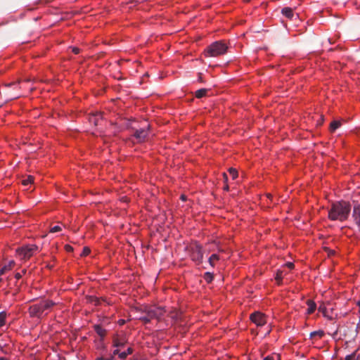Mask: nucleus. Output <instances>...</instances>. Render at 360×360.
I'll list each match as a JSON object with an SVG mask.
<instances>
[{
    "instance_id": "f257e3e1",
    "label": "nucleus",
    "mask_w": 360,
    "mask_h": 360,
    "mask_svg": "<svg viewBox=\"0 0 360 360\" xmlns=\"http://www.w3.org/2000/svg\"><path fill=\"white\" fill-rule=\"evenodd\" d=\"M351 212V205L349 202L340 201L332 205L328 211V218L332 221H345Z\"/></svg>"
},
{
    "instance_id": "f03ea898",
    "label": "nucleus",
    "mask_w": 360,
    "mask_h": 360,
    "mask_svg": "<svg viewBox=\"0 0 360 360\" xmlns=\"http://www.w3.org/2000/svg\"><path fill=\"white\" fill-rule=\"evenodd\" d=\"M54 305L55 302L51 300H41L39 302L30 307V315L32 317H37L40 319L44 316V314L46 311L49 310Z\"/></svg>"
},
{
    "instance_id": "7ed1b4c3",
    "label": "nucleus",
    "mask_w": 360,
    "mask_h": 360,
    "mask_svg": "<svg viewBox=\"0 0 360 360\" xmlns=\"http://www.w3.org/2000/svg\"><path fill=\"white\" fill-rule=\"evenodd\" d=\"M228 50L227 45L223 41L213 42L204 51L205 57H218L224 55Z\"/></svg>"
},
{
    "instance_id": "20e7f679",
    "label": "nucleus",
    "mask_w": 360,
    "mask_h": 360,
    "mask_svg": "<svg viewBox=\"0 0 360 360\" xmlns=\"http://www.w3.org/2000/svg\"><path fill=\"white\" fill-rule=\"evenodd\" d=\"M187 248L191 259L198 264L202 263L203 259L202 246L198 243L195 242L191 243Z\"/></svg>"
},
{
    "instance_id": "39448f33",
    "label": "nucleus",
    "mask_w": 360,
    "mask_h": 360,
    "mask_svg": "<svg viewBox=\"0 0 360 360\" xmlns=\"http://www.w3.org/2000/svg\"><path fill=\"white\" fill-rule=\"evenodd\" d=\"M38 250L39 248L36 245H29L17 249L16 252L21 259H28Z\"/></svg>"
},
{
    "instance_id": "423d86ee",
    "label": "nucleus",
    "mask_w": 360,
    "mask_h": 360,
    "mask_svg": "<svg viewBox=\"0 0 360 360\" xmlns=\"http://www.w3.org/2000/svg\"><path fill=\"white\" fill-rule=\"evenodd\" d=\"M149 129V125H147L146 127H143L139 129H136L133 134V136L137 139L139 143L144 142L148 136Z\"/></svg>"
},
{
    "instance_id": "0eeeda50",
    "label": "nucleus",
    "mask_w": 360,
    "mask_h": 360,
    "mask_svg": "<svg viewBox=\"0 0 360 360\" xmlns=\"http://www.w3.org/2000/svg\"><path fill=\"white\" fill-rule=\"evenodd\" d=\"M250 319L257 326H263L266 323V316L259 311L252 314L250 315Z\"/></svg>"
},
{
    "instance_id": "6e6552de",
    "label": "nucleus",
    "mask_w": 360,
    "mask_h": 360,
    "mask_svg": "<svg viewBox=\"0 0 360 360\" xmlns=\"http://www.w3.org/2000/svg\"><path fill=\"white\" fill-rule=\"evenodd\" d=\"M352 219L354 223L360 231V204H355L352 210Z\"/></svg>"
},
{
    "instance_id": "1a4fd4ad",
    "label": "nucleus",
    "mask_w": 360,
    "mask_h": 360,
    "mask_svg": "<svg viewBox=\"0 0 360 360\" xmlns=\"http://www.w3.org/2000/svg\"><path fill=\"white\" fill-rule=\"evenodd\" d=\"M150 308L151 309L150 316H155L158 320H160L165 313V309L163 307H153Z\"/></svg>"
},
{
    "instance_id": "9d476101",
    "label": "nucleus",
    "mask_w": 360,
    "mask_h": 360,
    "mask_svg": "<svg viewBox=\"0 0 360 360\" xmlns=\"http://www.w3.org/2000/svg\"><path fill=\"white\" fill-rule=\"evenodd\" d=\"M103 119V114L101 112H96L91 115H89V121L91 124L95 126L99 124V122Z\"/></svg>"
},
{
    "instance_id": "9b49d317",
    "label": "nucleus",
    "mask_w": 360,
    "mask_h": 360,
    "mask_svg": "<svg viewBox=\"0 0 360 360\" xmlns=\"http://www.w3.org/2000/svg\"><path fill=\"white\" fill-rule=\"evenodd\" d=\"M150 308H146L143 311V315L139 317V320L143 321L144 323H148L153 319H155V316H150Z\"/></svg>"
},
{
    "instance_id": "f8f14e48",
    "label": "nucleus",
    "mask_w": 360,
    "mask_h": 360,
    "mask_svg": "<svg viewBox=\"0 0 360 360\" xmlns=\"http://www.w3.org/2000/svg\"><path fill=\"white\" fill-rule=\"evenodd\" d=\"M281 13L290 20H292L295 16L293 10L290 7H284L282 8Z\"/></svg>"
},
{
    "instance_id": "ddd939ff",
    "label": "nucleus",
    "mask_w": 360,
    "mask_h": 360,
    "mask_svg": "<svg viewBox=\"0 0 360 360\" xmlns=\"http://www.w3.org/2000/svg\"><path fill=\"white\" fill-rule=\"evenodd\" d=\"M86 299L89 303L94 304L95 306L100 305L102 301H105L103 298H98L95 296H86Z\"/></svg>"
},
{
    "instance_id": "4468645a",
    "label": "nucleus",
    "mask_w": 360,
    "mask_h": 360,
    "mask_svg": "<svg viewBox=\"0 0 360 360\" xmlns=\"http://www.w3.org/2000/svg\"><path fill=\"white\" fill-rule=\"evenodd\" d=\"M307 304L308 306V309H307V313L308 314H313L314 312V311L316 310V303L313 300H308L307 301Z\"/></svg>"
},
{
    "instance_id": "2eb2a0df",
    "label": "nucleus",
    "mask_w": 360,
    "mask_h": 360,
    "mask_svg": "<svg viewBox=\"0 0 360 360\" xmlns=\"http://www.w3.org/2000/svg\"><path fill=\"white\" fill-rule=\"evenodd\" d=\"M126 344L124 339H120L118 337H115L113 339V346L115 347H123Z\"/></svg>"
},
{
    "instance_id": "dca6fc26",
    "label": "nucleus",
    "mask_w": 360,
    "mask_h": 360,
    "mask_svg": "<svg viewBox=\"0 0 360 360\" xmlns=\"http://www.w3.org/2000/svg\"><path fill=\"white\" fill-rule=\"evenodd\" d=\"M15 265L14 261H10L7 265H5L0 269V274H5L8 271L12 269L13 266Z\"/></svg>"
},
{
    "instance_id": "f3484780",
    "label": "nucleus",
    "mask_w": 360,
    "mask_h": 360,
    "mask_svg": "<svg viewBox=\"0 0 360 360\" xmlns=\"http://www.w3.org/2000/svg\"><path fill=\"white\" fill-rule=\"evenodd\" d=\"M94 330L101 337L103 338L106 334V330L100 325L94 326Z\"/></svg>"
},
{
    "instance_id": "a211bd4d",
    "label": "nucleus",
    "mask_w": 360,
    "mask_h": 360,
    "mask_svg": "<svg viewBox=\"0 0 360 360\" xmlns=\"http://www.w3.org/2000/svg\"><path fill=\"white\" fill-rule=\"evenodd\" d=\"M207 91H208V89H200L197 90L195 92V96L198 98H201L206 96Z\"/></svg>"
},
{
    "instance_id": "6ab92c4d",
    "label": "nucleus",
    "mask_w": 360,
    "mask_h": 360,
    "mask_svg": "<svg viewBox=\"0 0 360 360\" xmlns=\"http://www.w3.org/2000/svg\"><path fill=\"white\" fill-rule=\"evenodd\" d=\"M134 352V349L131 347H129L127 351L122 352L120 354H119V357L121 359H124L127 358V356L129 354H131Z\"/></svg>"
},
{
    "instance_id": "aec40b11",
    "label": "nucleus",
    "mask_w": 360,
    "mask_h": 360,
    "mask_svg": "<svg viewBox=\"0 0 360 360\" xmlns=\"http://www.w3.org/2000/svg\"><path fill=\"white\" fill-rule=\"evenodd\" d=\"M345 360H360V353L356 354V352H354L349 355H347L345 356Z\"/></svg>"
},
{
    "instance_id": "412c9836",
    "label": "nucleus",
    "mask_w": 360,
    "mask_h": 360,
    "mask_svg": "<svg viewBox=\"0 0 360 360\" xmlns=\"http://www.w3.org/2000/svg\"><path fill=\"white\" fill-rule=\"evenodd\" d=\"M340 125H341V123L340 121H337V120L333 121L330 123V129L331 131H334L338 128H339Z\"/></svg>"
},
{
    "instance_id": "4be33fe9",
    "label": "nucleus",
    "mask_w": 360,
    "mask_h": 360,
    "mask_svg": "<svg viewBox=\"0 0 360 360\" xmlns=\"http://www.w3.org/2000/svg\"><path fill=\"white\" fill-rule=\"evenodd\" d=\"M310 338H313L316 336H319L320 338L324 335V332L321 330L313 331L310 333Z\"/></svg>"
},
{
    "instance_id": "5701e85b",
    "label": "nucleus",
    "mask_w": 360,
    "mask_h": 360,
    "mask_svg": "<svg viewBox=\"0 0 360 360\" xmlns=\"http://www.w3.org/2000/svg\"><path fill=\"white\" fill-rule=\"evenodd\" d=\"M219 257L218 255L213 254L209 258V263L210 264V265L212 266H214V261H217V260H219Z\"/></svg>"
},
{
    "instance_id": "b1692460",
    "label": "nucleus",
    "mask_w": 360,
    "mask_h": 360,
    "mask_svg": "<svg viewBox=\"0 0 360 360\" xmlns=\"http://www.w3.org/2000/svg\"><path fill=\"white\" fill-rule=\"evenodd\" d=\"M282 278H283V271L278 270L276 274L275 280L277 281V283L278 285H280L281 283Z\"/></svg>"
},
{
    "instance_id": "393cba45",
    "label": "nucleus",
    "mask_w": 360,
    "mask_h": 360,
    "mask_svg": "<svg viewBox=\"0 0 360 360\" xmlns=\"http://www.w3.org/2000/svg\"><path fill=\"white\" fill-rule=\"evenodd\" d=\"M33 181H34V177L32 176H28L26 179H25L22 181V184L24 186H27L29 184H31Z\"/></svg>"
},
{
    "instance_id": "a878e982",
    "label": "nucleus",
    "mask_w": 360,
    "mask_h": 360,
    "mask_svg": "<svg viewBox=\"0 0 360 360\" xmlns=\"http://www.w3.org/2000/svg\"><path fill=\"white\" fill-rule=\"evenodd\" d=\"M6 314L4 311L0 312V328L6 323Z\"/></svg>"
},
{
    "instance_id": "bb28decb",
    "label": "nucleus",
    "mask_w": 360,
    "mask_h": 360,
    "mask_svg": "<svg viewBox=\"0 0 360 360\" xmlns=\"http://www.w3.org/2000/svg\"><path fill=\"white\" fill-rule=\"evenodd\" d=\"M229 172L230 175L232 176L233 179H236L237 178L238 172L236 169L231 167L229 169Z\"/></svg>"
},
{
    "instance_id": "cd10ccee",
    "label": "nucleus",
    "mask_w": 360,
    "mask_h": 360,
    "mask_svg": "<svg viewBox=\"0 0 360 360\" xmlns=\"http://www.w3.org/2000/svg\"><path fill=\"white\" fill-rule=\"evenodd\" d=\"M204 278L207 282L210 283L213 280L214 276L211 273L207 272L205 273Z\"/></svg>"
},
{
    "instance_id": "c85d7f7f",
    "label": "nucleus",
    "mask_w": 360,
    "mask_h": 360,
    "mask_svg": "<svg viewBox=\"0 0 360 360\" xmlns=\"http://www.w3.org/2000/svg\"><path fill=\"white\" fill-rule=\"evenodd\" d=\"M61 227L59 226H55L53 227H52L50 230V232L51 233H56V232H58V231H61Z\"/></svg>"
},
{
    "instance_id": "c756f323",
    "label": "nucleus",
    "mask_w": 360,
    "mask_h": 360,
    "mask_svg": "<svg viewBox=\"0 0 360 360\" xmlns=\"http://www.w3.org/2000/svg\"><path fill=\"white\" fill-rule=\"evenodd\" d=\"M90 253V249L87 247L83 248V251L81 254L82 256H86Z\"/></svg>"
},
{
    "instance_id": "7c9ffc66",
    "label": "nucleus",
    "mask_w": 360,
    "mask_h": 360,
    "mask_svg": "<svg viewBox=\"0 0 360 360\" xmlns=\"http://www.w3.org/2000/svg\"><path fill=\"white\" fill-rule=\"evenodd\" d=\"M65 250L67 252H69L73 251V248L71 245H65Z\"/></svg>"
},
{
    "instance_id": "2f4dec72",
    "label": "nucleus",
    "mask_w": 360,
    "mask_h": 360,
    "mask_svg": "<svg viewBox=\"0 0 360 360\" xmlns=\"http://www.w3.org/2000/svg\"><path fill=\"white\" fill-rule=\"evenodd\" d=\"M319 311H321V312H322V313H323V314L325 316H326V307H325L320 306V307H319Z\"/></svg>"
},
{
    "instance_id": "473e14b6",
    "label": "nucleus",
    "mask_w": 360,
    "mask_h": 360,
    "mask_svg": "<svg viewBox=\"0 0 360 360\" xmlns=\"http://www.w3.org/2000/svg\"><path fill=\"white\" fill-rule=\"evenodd\" d=\"M18 83H19V82H13V83H8V84H5V86H18Z\"/></svg>"
},
{
    "instance_id": "72a5a7b5",
    "label": "nucleus",
    "mask_w": 360,
    "mask_h": 360,
    "mask_svg": "<svg viewBox=\"0 0 360 360\" xmlns=\"http://www.w3.org/2000/svg\"><path fill=\"white\" fill-rule=\"evenodd\" d=\"M79 49L77 48V47H73L72 48V52L75 53V54H78L79 53Z\"/></svg>"
},
{
    "instance_id": "f704fd0d",
    "label": "nucleus",
    "mask_w": 360,
    "mask_h": 360,
    "mask_svg": "<svg viewBox=\"0 0 360 360\" xmlns=\"http://www.w3.org/2000/svg\"><path fill=\"white\" fill-rule=\"evenodd\" d=\"M222 176H223L224 181L225 183H226V182H227V181H228V176H227V174H226V173H224H224L222 174Z\"/></svg>"
},
{
    "instance_id": "c9c22d12",
    "label": "nucleus",
    "mask_w": 360,
    "mask_h": 360,
    "mask_svg": "<svg viewBox=\"0 0 360 360\" xmlns=\"http://www.w3.org/2000/svg\"><path fill=\"white\" fill-rule=\"evenodd\" d=\"M121 352H120L119 349H116L113 351L112 352V356H114L115 355H118L119 356V354H120Z\"/></svg>"
},
{
    "instance_id": "e433bc0d",
    "label": "nucleus",
    "mask_w": 360,
    "mask_h": 360,
    "mask_svg": "<svg viewBox=\"0 0 360 360\" xmlns=\"http://www.w3.org/2000/svg\"><path fill=\"white\" fill-rule=\"evenodd\" d=\"M286 266L290 269H292L294 267V264L292 262H288Z\"/></svg>"
},
{
    "instance_id": "4c0bfd02",
    "label": "nucleus",
    "mask_w": 360,
    "mask_h": 360,
    "mask_svg": "<svg viewBox=\"0 0 360 360\" xmlns=\"http://www.w3.org/2000/svg\"><path fill=\"white\" fill-rule=\"evenodd\" d=\"M22 277V274L20 273H16L15 274V278L18 280Z\"/></svg>"
},
{
    "instance_id": "58836bf2",
    "label": "nucleus",
    "mask_w": 360,
    "mask_h": 360,
    "mask_svg": "<svg viewBox=\"0 0 360 360\" xmlns=\"http://www.w3.org/2000/svg\"><path fill=\"white\" fill-rule=\"evenodd\" d=\"M263 360H274L272 356H267Z\"/></svg>"
},
{
    "instance_id": "ea45409f",
    "label": "nucleus",
    "mask_w": 360,
    "mask_h": 360,
    "mask_svg": "<svg viewBox=\"0 0 360 360\" xmlns=\"http://www.w3.org/2000/svg\"><path fill=\"white\" fill-rule=\"evenodd\" d=\"M326 250H328V252H328V254H329L330 255H333V254L335 253V252H334V251H333V250H329L328 248H326Z\"/></svg>"
},
{
    "instance_id": "a19ab883",
    "label": "nucleus",
    "mask_w": 360,
    "mask_h": 360,
    "mask_svg": "<svg viewBox=\"0 0 360 360\" xmlns=\"http://www.w3.org/2000/svg\"><path fill=\"white\" fill-rule=\"evenodd\" d=\"M359 325H357V326H356V328H355V333H356V335L358 333V330H359Z\"/></svg>"
},
{
    "instance_id": "79ce46f5",
    "label": "nucleus",
    "mask_w": 360,
    "mask_h": 360,
    "mask_svg": "<svg viewBox=\"0 0 360 360\" xmlns=\"http://www.w3.org/2000/svg\"><path fill=\"white\" fill-rule=\"evenodd\" d=\"M181 199L183 201H184V200H186V197L184 195H181Z\"/></svg>"
},
{
    "instance_id": "37998d69",
    "label": "nucleus",
    "mask_w": 360,
    "mask_h": 360,
    "mask_svg": "<svg viewBox=\"0 0 360 360\" xmlns=\"http://www.w3.org/2000/svg\"><path fill=\"white\" fill-rule=\"evenodd\" d=\"M224 190L226 191H229V186L226 184L224 188Z\"/></svg>"
},
{
    "instance_id": "c03bdc74",
    "label": "nucleus",
    "mask_w": 360,
    "mask_h": 360,
    "mask_svg": "<svg viewBox=\"0 0 360 360\" xmlns=\"http://www.w3.org/2000/svg\"><path fill=\"white\" fill-rule=\"evenodd\" d=\"M105 360H114V356H112L110 358L105 359Z\"/></svg>"
},
{
    "instance_id": "a18cd8bd",
    "label": "nucleus",
    "mask_w": 360,
    "mask_h": 360,
    "mask_svg": "<svg viewBox=\"0 0 360 360\" xmlns=\"http://www.w3.org/2000/svg\"><path fill=\"white\" fill-rule=\"evenodd\" d=\"M0 360H9V359L6 357H0Z\"/></svg>"
},
{
    "instance_id": "49530a36",
    "label": "nucleus",
    "mask_w": 360,
    "mask_h": 360,
    "mask_svg": "<svg viewBox=\"0 0 360 360\" xmlns=\"http://www.w3.org/2000/svg\"><path fill=\"white\" fill-rule=\"evenodd\" d=\"M105 359L103 358V357H100V358H98L97 360H105Z\"/></svg>"
},
{
    "instance_id": "de8ad7c7",
    "label": "nucleus",
    "mask_w": 360,
    "mask_h": 360,
    "mask_svg": "<svg viewBox=\"0 0 360 360\" xmlns=\"http://www.w3.org/2000/svg\"><path fill=\"white\" fill-rule=\"evenodd\" d=\"M124 323V320H120V323L121 324H123Z\"/></svg>"
},
{
    "instance_id": "09e8293b",
    "label": "nucleus",
    "mask_w": 360,
    "mask_h": 360,
    "mask_svg": "<svg viewBox=\"0 0 360 360\" xmlns=\"http://www.w3.org/2000/svg\"><path fill=\"white\" fill-rule=\"evenodd\" d=\"M2 275H3V274H0V281H2V278H1V276H2Z\"/></svg>"
},
{
    "instance_id": "8fccbe9b",
    "label": "nucleus",
    "mask_w": 360,
    "mask_h": 360,
    "mask_svg": "<svg viewBox=\"0 0 360 360\" xmlns=\"http://www.w3.org/2000/svg\"><path fill=\"white\" fill-rule=\"evenodd\" d=\"M47 267H49V269L52 268V266L51 265H47Z\"/></svg>"
},
{
    "instance_id": "3c124183",
    "label": "nucleus",
    "mask_w": 360,
    "mask_h": 360,
    "mask_svg": "<svg viewBox=\"0 0 360 360\" xmlns=\"http://www.w3.org/2000/svg\"><path fill=\"white\" fill-rule=\"evenodd\" d=\"M18 97H19V96L16 95V96H15L13 98H18Z\"/></svg>"
},
{
    "instance_id": "603ef678",
    "label": "nucleus",
    "mask_w": 360,
    "mask_h": 360,
    "mask_svg": "<svg viewBox=\"0 0 360 360\" xmlns=\"http://www.w3.org/2000/svg\"><path fill=\"white\" fill-rule=\"evenodd\" d=\"M26 272V270H23L22 273L25 274Z\"/></svg>"
},
{
    "instance_id": "864d4df0",
    "label": "nucleus",
    "mask_w": 360,
    "mask_h": 360,
    "mask_svg": "<svg viewBox=\"0 0 360 360\" xmlns=\"http://www.w3.org/2000/svg\"><path fill=\"white\" fill-rule=\"evenodd\" d=\"M359 304L360 305V302H359Z\"/></svg>"
}]
</instances>
